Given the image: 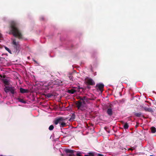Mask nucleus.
Segmentation results:
<instances>
[{
  "label": "nucleus",
  "mask_w": 156,
  "mask_h": 156,
  "mask_svg": "<svg viewBox=\"0 0 156 156\" xmlns=\"http://www.w3.org/2000/svg\"><path fill=\"white\" fill-rule=\"evenodd\" d=\"M11 32L13 36L17 37L20 40L23 39V37L20 30L18 27V24L15 21H12L10 23Z\"/></svg>",
  "instance_id": "obj_1"
},
{
  "label": "nucleus",
  "mask_w": 156,
  "mask_h": 156,
  "mask_svg": "<svg viewBox=\"0 0 156 156\" xmlns=\"http://www.w3.org/2000/svg\"><path fill=\"white\" fill-rule=\"evenodd\" d=\"M67 118H65L63 117H59L56 118L54 121V123L57 125L59 124L60 127H64L67 126L66 123Z\"/></svg>",
  "instance_id": "obj_2"
},
{
  "label": "nucleus",
  "mask_w": 156,
  "mask_h": 156,
  "mask_svg": "<svg viewBox=\"0 0 156 156\" xmlns=\"http://www.w3.org/2000/svg\"><path fill=\"white\" fill-rule=\"evenodd\" d=\"M62 81L59 80L57 79L55 80H51L47 85V86H50L51 88H55V85L61 86L62 85Z\"/></svg>",
  "instance_id": "obj_3"
},
{
  "label": "nucleus",
  "mask_w": 156,
  "mask_h": 156,
  "mask_svg": "<svg viewBox=\"0 0 156 156\" xmlns=\"http://www.w3.org/2000/svg\"><path fill=\"white\" fill-rule=\"evenodd\" d=\"M75 105L78 109L82 111H85L87 108L85 102L78 101L75 102Z\"/></svg>",
  "instance_id": "obj_4"
},
{
  "label": "nucleus",
  "mask_w": 156,
  "mask_h": 156,
  "mask_svg": "<svg viewBox=\"0 0 156 156\" xmlns=\"http://www.w3.org/2000/svg\"><path fill=\"white\" fill-rule=\"evenodd\" d=\"M15 90L16 89L14 87L5 86L4 88V90L6 93L10 91L11 93L13 94L16 92L15 91Z\"/></svg>",
  "instance_id": "obj_5"
},
{
  "label": "nucleus",
  "mask_w": 156,
  "mask_h": 156,
  "mask_svg": "<svg viewBox=\"0 0 156 156\" xmlns=\"http://www.w3.org/2000/svg\"><path fill=\"white\" fill-rule=\"evenodd\" d=\"M12 44L13 45L14 48L16 49V51L19 50L20 47L19 42H16V39H12Z\"/></svg>",
  "instance_id": "obj_6"
},
{
  "label": "nucleus",
  "mask_w": 156,
  "mask_h": 156,
  "mask_svg": "<svg viewBox=\"0 0 156 156\" xmlns=\"http://www.w3.org/2000/svg\"><path fill=\"white\" fill-rule=\"evenodd\" d=\"M86 83L88 85L93 86L95 85V83L91 78L87 77L85 79Z\"/></svg>",
  "instance_id": "obj_7"
},
{
  "label": "nucleus",
  "mask_w": 156,
  "mask_h": 156,
  "mask_svg": "<svg viewBox=\"0 0 156 156\" xmlns=\"http://www.w3.org/2000/svg\"><path fill=\"white\" fill-rule=\"evenodd\" d=\"M96 87L97 89L98 90L101 92H102L103 90L104 85L103 83H99L97 84Z\"/></svg>",
  "instance_id": "obj_8"
},
{
  "label": "nucleus",
  "mask_w": 156,
  "mask_h": 156,
  "mask_svg": "<svg viewBox=\"0 0 156 156\" xmlns=\"http://www.w3.org/2000/svg\"><path fill=\"white\" fill-rule=\"evenodd\" d=\"M112 105H109V108H108L106 111V112L108 115L111 116L113 114V112L112 109L111 108Z\"/></svg>",
  "instance_id": "obj_9"
},
{
  "label": "nucleus",
  "mask_w": 156,
  "mask_h": 156,
  "mask_svg": "<svg viewBox=\"0 0 156 156\" xmlns=\"http://www.w3.org/2000/svg\"><path fill=\"white\" fill-rule=\"evenodd\" d=\"M20 91L21 93L23 94L28 92L29 90L27 89H25L23 88H20Z\"/></svg>",
  "instance_id": "obj_10"
},
{
  "label": "nucleus",
  "mask_w": 156,
  "mask_h": 156,
  "mask_svg": "<svg viewBox=\"0 0 156 156\" xmlns=\"http://www.w3.org/2000/svg\"><path fill=\"white\" fill-rule=\"evenodd\" d=\"M88 98H86V97H83L82 98H80V100L78 101H80L81 102H85L86 101H87L88 100Z\"/></svg>",
  "instance_id": "obj_11"
},
{
  "label": "nucleus",
  "mask_w": 156,
  "mask_h": 156,
  "mask_svg": "<svg viewBox=\"0 0 156 156\" xmlns=\"http://www.w3.org/2000/svg\"><path fill=\"white\" fill-rule=\"evenodd\" d=\"M144 110L146 112H153L152 108H147L145 107L144 108Z\"/></svg>",
  "instance_id": "obj_12"
},
{
  "label": "nucleus",
  "mask_w": 156,
  "mask_h": 156,
  "mask_svg": "<svg viewBox=\"0 0 156 156\" xmlns=\"http://www.w3.org/2000/svg\"><path fill=\"white\" fill-rule=\"evenodd\" d=\"M76 90L73 89H71L70 90H69L67 91V92L69 94H73L76 92Z\"/></svg>",
  "instance_id": "obj_13"
},
{
  "label": "nucleus",
  "mask_w": 156,
  "mask_h": 156,
  "mask_svg": "<svg viewBox=\"0 0 156 156\" xmlns=\"http://www.w3.org/2000/svg\"><path fill=\"white\" fill-rule=\"evenodd\" d=\"M134 114L135 116H136L138 117H141L142 115V113L141 112H134Z\"/></svg>",
  "instance_id": "obj_14"
},
{
  "label": "nucleus",
  "mask_w": 156,
  "mask_h": 156,
  "mask_svg": "<svg viewBox=\"0 0 156 156\" xmlns=\"http://www.w3.org/2000/svg\"><path fill=\"white\" fill-rule=\"evenodd\" d=\"M3 82L5 85H9V81L7 79H4L3 80Z\"/></svg>",
  "instance_id": "obj_15"
},
{
  "label": "nucleus",
  "mask_w": 156,
  "mask_h": 156,
  "mask_svg": "<svg viewBox=\"0 0 156 156\" xmlns=\"http://www.w3.org/2000/svg\"><path fill=\"white\" fill-rule=\"evenodd\" d=\"M151 132L153 133H154L156 131V129L154 127H152L151 128Z\"/></svg>",
  "instance_id": "obj_16"
},
{
  "label": "nucleus",
  "mask_w": 156,
  "mask_h": 156,
  "mask_svg": "<svg viewBox=\"0 0 156 156\" xmlns=\"http://www.w3.org/2000/svg\"><path fill=\"white\" fill-rule=\"evenodd\" d=\"M129 127V126L128 123H126L124 124V125L123 126V127L125 129H128Z\"/></svg>",
  "instance_id": "obj_17"
},
{
  "label": "nucleus",
  "mask_w": 156,
  "mask_h": 156,
  "mask_svg": "<svg viewBox=\"0 0 156 156\" xmlns=\"http://www.w3.org/2000/svg\"><path fill=\"white\" fill-rule=\"evenodd\" d=\"M4 48L10 54L12 53L11 51L7 47H6L5 46H4Z\"/></svg>",
  "instance_id": "obj_18"
},
{
  "label": "nucleus",
  "mask_w": 156,
  "mask_h": 156,
  "mask_svg": "<svg viewBox=\"0 0 156 156\" xmlns=\"http://www.w3.org/2000/svg\"><path fill=\"white\" fill-rule=\"evenodd\" d=\"M18 100L19 101L22 102L23 103H26V101H24L23 99H22L21 98H18Z\"/></svg>",
  "instance_id": "obj_19"
},
{
  "label": "nucleus",
  "mask_w": 156,
  "mask_h": 156,
  "mask_svg": "<svg viewBox=\"0 0 156 156\" xmlns=\"http://www.w3.org/2000/svg\"><path fill=\"white\" fill-rule=\"evenodd\" d=\"M85 156H94V154L92 152H89L87 155H86Z\"/></svg>",
  "instance_id": "obj_20"
},
{
  "label": "nucleus",
  "mask_w": 156,
  "mask_h": 156,
  "mask_svg": "<svg viewBox=\"0 0 156 156\" xmlns=\"http://www.w3.org/2000/svg\"><path fill=\"white\" fill-rule=\"evenodd\" d=\"M54 128V127L52 125H51L50 126L48 129L50 130H52Z\"/></svg>",
  "instance_id": "obj_21"
},
{
  "label": "nucleus",
  "mask_w": 156,
  "mask_h": 156,
  "mask_svg": "<svg viewBox=\"0 0 156 156\" xmlns=\"http://www.w3.org/2000/svg\"><path fill=\"white\" fill-rule=\"evenodd\" d=\"M52 96V95L51 94L49 93L48 94L45 95V96L48 97V98H50Z\"/></svg>",
  "instance_id": "obj_22"
},
{
  "label": "nucleus",
  "mask_w": 156,
  "mask_h": 156,
  "mask_svg": "<svg viewBox=\"0 0 156 156\" xmlns=\"http://www.w3.org/2000/svg\"><path fill=\"white\" fill-rule=\"evenodd\" d=\"M105 129L108 133H110L109 130L108 129V128L106 127H105L104 128Z\"/></svg>",
  "instance_id": "obj_23"
},
{
  "label": "nucleus",
  "mask_w": 156,
  "mask_h": 156,
  "mask_svg": "<svg viewBox=\"0 0 156 156\" xmlns=\"http://www.w3.org/2000/svg\"><path fill=\"white\" fill-rule=\"evenodd\" d=\"M70 80H73V76H70L69 77Z\"/></svg>",
  "instance_id": "obj_24"
},
{
  "label": "nucleus",
  "mask_w": 156,
  "mask_h": 156,
  "mask_svg": "<svg viewBox=\"0 0 156 156\" xmlns=\"http://www.w3.org/2000/svg\"><path fill=\"white\" fill-rule=\"evenodd\" d=\"M75 119V117L74 115H72L71 118V119Z\"/></svg>",
  "instance_id": "obj_25"
},
{
  "label": "nucleus",
  "mask_w": 156,
  "mask_h": 156,
  "mask_svg": "<svg viewBox=\"0 0 156 156\" xmlns=\"http://www.w3.org/2000/svg\"><path fill=\"white\" fill-rule=\"evenodd\" d=\"M3 37L2 34L0 33V38H2Z\"/></svg>",
  "instance_id": "obj_26"
},
{
  "label": "nucleus",
  "mask_w": 156,
  "mask_h": 156,
  "mask_svg": "<svg viewBox=\"0 0 156 156\" xmlns=\"http://www.w3.org/2000/svg\"><path fill=\"white\" fill-rule=\"evenodd\" d=\"M98 156H104V155L103 154H98Z\"/></svg>",
  "instance_id": "obj_27"
},
{
  "label": "nucleus",
  "mask_w": 156,
  "mask_h": 156,
  "mask_svg": "<svg viewBox=\"0 0 156 156\" xmlns=\"http://www.w3.org/2000/svg\"><path fill=\"white\" fill-rule=\"evenodd\" d=\"M121 122L122 124H125V123H124V122L123 121H121V122Z\"/></svg>",
  "instance_id": "obj_28"
},
{
  "label": "nucleus",
  "mask_w": 156,
  "mask_h": 156,
  "mask_svg": "<svg viewBox=\"0 0 156 156\" xmlns=\"http://www.w3.org/2000/svg\"><path fill=\"white\" fill-rule=\"evenodd\" d=\"M0 76L2 78V77L5 78V75H4L3 76H2V75H0Z\"/></svg>",
  "instance_id": "obj_29"
},
{
  "label": "nucleus",
  "mask_w": 156,
  "mask_h": 156,
  "mask_svg": "<svg viewBox=\"0 0 156 156\" xmlns=\"http://www.w3.org/2000/svg\"><path fill=\"white\" fill-rule=\"evenodd\" d=\"M140 107H141V108H144V107H143V106H140Z\"/></svg>",
  "instance_id": "obj_30"
},
{
  "label": "nucleus",
  "mask_w": 156,
  "mask_h": 156,
  "mask_svg": "<svg viewBox=\"0 0 156 156\" xmlns=\"http://www.w3.org/2000/svg\"><path fill=\"white\" fill-rule=\"evenodd\" d=\"M2 58H1V57H0V61H1V59Z\"/></svg>",
  "instance_id": "obj_31"
},
{
  "label": "nucleus",
  "mask_w": 156,
  "mask_h": 156,
  "mask_svg": "<svg viewBox=\"0 0 156 156\" xmlns=\"http://www.w3.org/2000/svg\"><path fill=\"white\" fill-rule=\"evenodd\" d=\"M129 150H130L132 151V150H133V149L132 148H130L129 149Z\"/></svg>",
  "instance_id": "obj_32"
},
{
  "label": "nucleus",
  "mask_w": 156,
  "mask_h": 156,
  "mask_svg": "<svg viewBox=\"0 0 156 156\" xmlns=\"http://www.w3.org/2000/svg\"><path fill=\"white\" fill-rule=\"evenodd\" d=\"M80 89V87H78V89Z\"/></svg>",
  "instance_id": "obj_33"
},
{
  "label": "nucleus",
  "mask_w": 156,
  "mask_h": 156,
  "mask_svg": "<svg viewBox=\"0 0 156 156\" xmlns=\"http://www.w3.org/2000/svg\"><path fill=\"white\" fill-rule=\"evenodd\" d=\"M89 99L90 100H92V99Z\"/></svg>",
  "instance_id": "obj_34"
},
{
  "label": "nucleus",
  "mask_w": 156,
  "mask_h": 156,
  "mask_svg": "<svg viewBox=\"0 0 156 156\" xmlns=\"http://www.w3.org/2000/svg\"><path fill=\"white\" fill-rule=\"evenodd\" d=\"M88 87V88H90V87H88H88Z\"/></svg>",
  "instance_id": "obj_35"
},
{
  "label": "nucleus",
  "mask_w": 156,
  "mask_h": 156,
  "mask_svg": "<svg viewBox=\"0 0 156 156\" xmlns=\"http://www.w3.org/2000/svg\"><path fill=\"white\" fill-rule=\"evenodd\" d=\"M150 156H153V155H150Z\"/></svg>",
  "instance_id": "obj_36"
},
{
  "label": "nucleus",
  "mask_w": 156,
  "mask_h": 156,
  "mask_svg": "<svg viewBox=\"0 0 156 156\" xmlns=\"http://www.w3.org/2000/svg\"><path fill=\"white\" fill-rule=\"evenodd\" d=\"M62 156H63V154H62Z\"/></svg>",
  "instance_id": "obj_37"
}]
</instances>
